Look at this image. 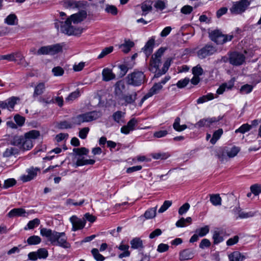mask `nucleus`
Wrapping results in <instances>:
<instances>
[{"instance_id":"f8f14e48","label":"nucleus","mask_w":261,"mask_h":261,"mask_svg":"<svg viewBox=\"0 0 261 261\" xmlns=\"http://www.w3.org/2000/svg\"><path fill=\"white\" fill-rule=\"evenodd\" d=\"M216 51L215 47L211 45H206L198 51V56L200 59H204L208 56L214 54Z\"/></svg>"},{"instance_id":"473e14b6","label":"nucleus","mask_w":261,"mask_h":261,"mask_svg":"<svg viewBox=\"0 0 261 261\" xmlns=\"http://www.w3.org/2000/svg\"><path fill=\"white\" fill-rule=\"evenodd\" d=\"M210 196V200L211 202L213 204V205L215 206H218L221 205L222 199L219 194H211Z\"/></svg>"},{"instance_id":"a878e982","label":"nucleus","mask_w":261,"mask_h":261,"mask_svg":"<svg viewBox=\"0 0 261 261\" xmlns=\"http://www.w3.org/2000/svg\"><path fill=\"white\" fill-rule=\"evenodd\" d=\"M4 22L8 25H14L18 23V19L15 14H10L5 19Z\"/></svg>"},{"instance_id":"c85d7f7f","label":"nucleus","mask_w":261,"mask_h":261,"mask_svg":"<svg viewBox=\"0 0 261 261\" xmlns=\"http://www.w3.org/2000/svg\"><path fill=\"white\" fill-rule=\"evenodd\" d=\"M45 89V86L44 83H38L35 87L33 97H35L42 94L44 92Z\"/></svg>"},{"instance_id":"412c9836","label":"nucleus","mask_w":261,"mask_h":261,"mask_svg":"<svg viewBox=\"0 0 261 261\" xmlns=\"http://www.w3.org/2000/svg\"><path fill=\"white\" fill-rule=\"evenodd\" d=\"M62 3L63 6L69 10L74 9L80 7V3L73 0H64Z\"/></svg>"},{"instance_id":"4468645a","label":"nucleus","mask_w":261,"mask_h":261,"mask_svg":"<svg viewBox=\"0 0 261 261\" xmlns=\"http://www.w3.org/2000/svg\"><path fill=\"white\" fill-rule=\"evenodd\" d=\"M163 88L161 83H155L141 99V103H142L145 100L151 97L153 95L159 93Z\"/></svg>"},{"instance_id":"864d4df0","label":"nucleus","mask_w":261,"mask_h":261,"mask_svg":"<svg viewBox=\"0 0 261 261\" xmlns=\"http://www.w3.org/2000/svg\"><path fill=\"white\" fill-rule=\"evenodd\" d=\"M172 204V201L166 200L159 210V213H162L166 211Z\"/></svg>"},{"instance_id":"dca6fc26","label":"nucleus","mask_w":261,"mask_h":261,"mask_svg":"<svg viewBox=\"0 0 261 261\" xmlns=\"http://www.w3.org/2000/svg\"><path fill=\"white\" fill-rule=\"evenodd\" d=\"M39 169L38 168L31 167L28 169L27 171L28 175H23L21 176V180L23 182H27L30 181L34 178L37 174L38 171Z\"/></svg>"},{"instance_id":"a19ab883","label":"nucleus","mask_w":261,"mask_h":261,"mask_svg":"<svg viewBox=\"0 0 261 261\" xmlns=\"http://www.w3.org/2000/svg\"><path fill=\"white\" fill-rule=\"evenodd\" d=\"M80 96V92L79 89L71 93L65 99L66 101L71 102Z\"/></svg>"},{"instance_id":"4be33fe9","label":"nucleus","mask_w":261,"mask_h":261,"mask_svg":"<svg viewBox=\"0 0 261 261\" xmlns=\"http://www.w3.org/2000/svg\"><path fill=\"white\" fill-rule=\"evenodd\" d=\"M154 44L153 39H149L146 43L145 46L142 49L147 57H148L152 53Z\"/></svg>"},{"instance_id":"4d7b16f0","label":"nucleus","mask_w":261,"mask_h":261,"mask_svg":"<svg viewBox=\"0 0 261 261\" xmlns=\"http://www.w3.org/2000/svg\"><path fill=\"white\" fill-rule=\"evenodd\" d=\"M14 119L15 122L18 126H21L24 124L25 122V118L24 117L17 114L14 116Z\"/></svg>"},{"instance_id":"f704fd0d","label":"nucleus","mask_w":261,"mask_h":261,"mask_svg":"<svg viewBox=\"0 0 261 261\" xmlns=\"http://www.w3.org/2000/svg\"><path fill=\"white\" fill-rule=\"evenodd\" d=\"M14 56V60L13 62H17V64L21 65L24 61V57L19 51L13 53Z\"/></svg>"},{"instance_id":"e2e57ef3","label":"nucleus","mask_w":261,"mask_h":261,"mask_svg":"<svg viewBox=\"0 0 261 261\" xmlns=\"http://www.w3.org/2000/svg\"><path fill=\"white\" fill-rule=\"evenodd\" d=\"M232 86L233 84H230L229 86H228L227 84L226 83L223 84L217 89V93L218 94H222L225 91L226 88H227V89H231Z\"/></svg>"},{"instance_id":"2f4dec72","label":"nucleus","mask_w":261,"mask_h":261,"mask_svg":"<svg viewBox=\"0 0 261 261\" xmlns=\"http://www.w3.org/2000/svg\"><path fill=\"white\" fill-rule=\"evenodd\" d=\"M95 161L92 159H85L84 158L78 159L76 162V167L86 165H93Z\"/></svg>"},{"instance_id":"ddd939ff","label":"nucleus","mask_w":261,"mask_h":261,"mask_svg":"<svg viewBox=\"0 0 261 261\" xmlns=\"http://www.w3.org/2000/svg\"><path fill=\"white\" fill-rule=\"evenodd\" d=\"M137 93L133 92L132 93H128L123 95L121 97H119L120 101H123L121 103L122 105L127 106V105H133L137 99Z\"/></svg>"},{"instance_id":"338daca9","label":"nucleus","mask_w":261,"mask_h":261,"mask_svg":"<svg viewBox=\"0 0 261 261\" xmlns=\"http://www.w3.org/2000/svg\"><path fill=\"white\" fill-rule=\"evenodd\" d=\"M18 99L17 98L15 97H12L11 98L9 99L7 101L8 105V109H13L14 108V106L16 103V101Z\"/></svg>"},{"instance_id":"a18cd8bd","label":"nucleus","mask_w":261,"mask_h":261,"mask_svg":"<svg viewBox=\"0 0 261 261\" xmlns=\"http://www.w3.org/2000/svg\"><path fill=\"white\" fill-rule=\"evenodd\" d=\"M251 125L248 124V123L244 124L242 125H241L239 128L235 130V133H240L242 134H244L246 132H248L251 128Z\"/></svg>"},{"instance_id":"5fc2aeb1","label":"nucleus","mask_w":261,"mask_h":261,"mask_svg":"<svg viewBox=\"0 0 261 261\" xmlns=\"http://www.w3.org/2000/svg\"><path fill=\"white\" fill-rule=\"evenodd\" d=\"M203 70L202 67L198 65L192 68V73L194 75L200 76L203 74Z\"/></svg>"},{"instance_id":"6e6552de","label":"nucleus","mask_w":261,"mask_h":261,"mask_svg":"<svg viewBox=\"0 0 261 261\" xmlns=\"http://www.w3.org/2000/svg\"><path fill=\"white\" fill-rule=\"evenodd\" d=\"M210 37L211 39L215 42L218 44H222L228 41L231 40L233 38V35H225L222 34L218 30L212 31L210 33Z\"/></svg>"},{"instance_id":"2eb2a0df","label":"nucleus","mask_w":261,"mask_h":261,"mask_svg":"<svg viewBox=\"0 0 261 261\" xmlns=\"http://www.w3.org/2000/svg\"><path fill=\"white\" fill-rule=\"evenodd\" d=\"M217 122L216 118H204L200 120L197 122L194 126L196 128H200L202 127H211L213 124Z\"/></svg>"},{"instance_id":"6e6d98bb","label":"nucleus","mask_w":261,"mask_h":261,"mask_svg":"<svg viewBox=\"0 0 261 261\" xmlns=\"http://www.w3.org/2000/svg\"><path fill=\"white\" fill-rule=\"evenodd\" d=\"M253 89V86L251 85L246 84L240 89V91L243 94H248L252 91Z\"/></svg>"},{"instance_id":"680f3d73","label":"nucleus","mask_w":261,"mask_h":261,"mask_svg":"<svg viewBox=\"0 0 261 261\" xmlns=\"http://www.w3.org/2000/svg\"><path fill=\"white\" fill-rule=\"evenodd\" d=\"M40 223V220L38 218H35L31 221H30L28 223L27 226L29 229H33L39 225Z\"/></svg>"},{"instance_id":"6ab92c4d","label":"nucleus","mask_w":261,"mask_h":261,"mask_svg":"<svg viewBox=\"0 0 261 261\" xmlns=\"http://www.w3.org/2000/svg\"><path fill=\"white\" fill-rule=\"evenodd\" d=\"M26 211L22 208H15L11 210L7 214L9 218H14L16 217H25Z\"/></svg>"},{"instance_id":"09e8293b","label":"nucleus","mask_w":261,"mask_h":261,"mask_svg":"<svg viewBox=\"0 0 261 261\" xmlns=\"http://www.w3.org/2000/svg\"><path fill=\"white\" fill-rule=\"evenodd\" d=\"M118 69L119 70V76L122 77L124 76L128 71V68L125 64H121L118 66Z\"/></svg>"},{"instance_id":"b1692460","label":"nucleus","mask_w":261,"mask_h":261,"mask_svg":"<svg viewBox=\"0 0 261 261\" xmlns=\"http://www.w3.org/2000/svg\"><path fill=\"white\" fill-rule=\"evenodd\" d=\"M134 46V43L130 40H124V42L119 46V48L124 53H127L132 47Z\"/></svg>"},{"instance_id":"37998d69","label":"nucleus","mask_w":261,"mask_h":261,"mask_svg":"<svg viewBox=\"0 0 261 261\" xmlns=\"http://www.w3.org/2000/svg\"><path fill=\"white\" fill-rule=\"evenodd\" d=\"M113 49L114 47L113 46H109L103 48L98 55L97 58L100 59L104 58L105 56L112 53Z\"/></svg>"},{"instance_id":"e433bc0d","label":"nucleus","mask_w":261,"mask_h":261,"mask_svg":"<svg viewBox=\"0 0 261 261\" xmlns=\"http://www.w3.org/2000/svg\"><path fill=\"white\" fill-rule=\"evenodd\" d=\"M156 208L157 206L148 209L145 212L144 217L146 219L153 218L156 215Z\"/></svg>"},{"instance_id":"603ef678","label":"nucleus","mask_w":261,"mask_h":261,"mask_svg":"<svg viewBox=\"0 0 261 261\" xmlns=\"http://www.w3.org/2000/svg\"><path fill=\"white\" fill-rule=\"evenodd\" d=\"M52 72L54 76H61L64 74V70L62 67L60 66H57L53 68Z\"/></svg>"},{"instance_id":"4c0bfd02","label":"nucleus","mask_w":261,"mask_h":261,"mask_svg":"<svg viewBox=\"0 0 261 261\" xmlns=\"http://www.w3.org/2000/svg\"><path fill=\"white\" fill-rule=\"evenodd\" d=\"M124 116V113L122 112L121 111H117L114 113L113 115V118L115 121L117 123H123V118Z\"/></svg>"},{"instance_id":"052dcab7","label":"nucleus","mask_w":261,"mask_h":261,"mask_svg":"<svg viewBox=\"0 0 261 261\" xmlns=\"http://www.w3.org/2000/svg\"><path fill=\"white\" fill-rule=\"evenodd\" d=\"M105 10L107 13H111L112 15H116L118 12L117 8L113 5H107Z\"/></svg>"},{"instance_id":"423d86ee","label":"nucleus","mask_w":261,"mask_h":261,"mask_svg":"<svg viewBox=\"0 0 261 261\" xmlns=\"http://www.w3.org/2000/svg\"><path fill=\"white\" fill-rule=\"evenodd\" d=\"M127 83L128 85L139 86L145 81V76L142 71H134L127 76Z\"/></svg>"},{"instance_id":"13d9d810","label":"nucleus","mask_w":261,"mask_h":261,"mask_svg":"<svg viewBox=\"0 0 261 261\" xmlns=\"http://www.w3.org/2000/svg\"><path fill=\"white\" fill-rule=\"evenodd\" d=\"M73 151L76 154L81 155H86L88 153L89 150L85 147H81L80 148H74L73 149Z\"/></svg>"},{"instance_id":"1a4fd4ad","label":"nucleus","mask_w":261,"mask_h":261,"mask_svg":"<svg viewBox=\"0 0 261 261\" xmlns=\"http://www.w3.org/2000/svg\"><path fill=\"white\" fill-rule=\"evenodd\" d=\"M48 256V252L46 249L39 248L36 251L30 252L28 255V259L32 261H36L38 259H44Z\"/></svg>"},{"instance_id":"a211bd4d","label":"nucleus","mask_w":261,"mask_h":261,"mask_svg":"<svg viewBox=\"0 0 261 261\" xmlns=\"http://www.w3.org/2000/svg\"><path fill=\"white\" fill-rule=\"evenodd\" d=\"M102 79L103 81L108 82L115 79L116 75L112 70L109 68H105L102 71Z\"/></svg>"},{"instance_id":"7c9ffc66","label":"nucleus","mask_w":261,"mask_h":261,"mask_svg":"<svg viewBox=\"0 0 261 261\" xmlns=\"http://www.w3.org/2000/svg\"><path fill=\"white\" fill-rule=\"evenodd\" d=\"M40 136V133L37 130H32L24 134V137L31 141H33L34 140L37 139Z\"/></svg>"},{"instance_id":"c756f323","label":"nucleus","mask_w":261,"mask_h":261,"mask_svg":"<svg viewBox=\"0 0 261 261\" xmlns=\"http://www.w3.org/2000/svg\"><path fill=\"white\" fill-rule=\"evenodd\" d=\"M180 119L179 117H177L174 120L173 124V128L177 132H181L186 129L187 128V126L186 124L180 125Z\"/></svg>"},{"instance_id":"9b49d317","label":"nucleus","mask_w":261,"mask_h":261,"mask_svg":"<svg viewBox=\"0 0 261 261\" xmlns=\"http://www.w3.org/2000/svg\"><path fill=\"white\" fill-rule=\"evenodd\" d=\"M70 221L72 224V231H75L83 229L86 224V220L84 218L81 219L76 216H72L70 218Z\"/></svg>"},{"instance_id":"f3484780","label":"nucleus","mask_w":261,"mask_h":261,"mask_svg":"<svg viewBox=\"0 0 261 261\" xmlns=\"http://www.w3.org/2000/svg\"><path fill=\"white\" fill-rule=\"evenodd\" d=\"M137 123V120L133 118L128 122L127 125L122 126L121 128V132L124 134H128L130 131L135 129V126Z\"/></svg>"},{"instance_id":"49530a36","label":"nucleus","mask_w":261,"mask_h":261,"mask_svg":"<svg viewBox=\"0 0 261 261\" xmlns=\"http://www.w3.org/2000/svg\"><path fill=\"white\" fill-rule=\"evenodd\" d=\"M27 242L29 245H37L41 242V238L37 236H33L28 238Z\"/></svg>"},{"instance_id":"f257e3e1","label":"nucleus","mask_w":261,"mask_h":261,"mask_svg":"<svg viewBox=\"0 0 261 261\" xmlns=\"http://www.w3.org/2000/svg\"><path fill=\"white\" fill-rule=\"evenodd\" d=\"M60 20H57L55 23V27L60 31L69 36L81 35L83 32V29L75 28L73 25L82 21L87 16V13L82 11L79 13L73 14L67 18L66 14L63 12H60Z\"/></svg>"},{"instance_id":"c03bdc74","label":"nucleus","mask_w":261,"mask_h":261,"mask_svg":"<svg viewBox=\"0 0 261 261\" xmlns=\"http://www.w3.org/2000/svg\"><path fill=\"white\" fill-rule=\"evenodd\" d=\"M209 231H210L209 226L208 225H206L204 227L197 229L196 230V233L198 234L199 237H202L205 236L207 233H208Z\"/></svg>"},{"instance_id":"f03ea898","label":"nucleus","mask_w":261,"mask_h":261,"mask_svg":"<svg viewBox=\"0 0 261 261\" xmlns=\"http://www.w3.org/2000/svg\"><path fill=\"white\" fill-rule=\"evenodd\" d=\"M40 234L51 243L65 245L67 243V237L65 232H59L46 228L40 229Z\"/></svg>"},{"instance_id":"aec40b11","label":"nucleus","mask_w":261,"mask_h":261,"mask_svg":"<svg viewBox=\"0 0 261 261\" xmlns=\"http://www.w3.org/2000/svg\"><path fill=\"white\" fill-rule=\"evenodd\" d=\"M194 253L190 249H185L179 253V260L181 261L187 260L194 257Z\"/></svg>"},{"instance_id":"7ed1b4c3","label":"nucleus","mask_w":261,"mask_h":261,"mask_svg":"<svg viewBox=\"0 0 261 261\" xmlns=\"http://www.w3.org/2000/svg\"><path fill=\"white\" fill-rule=\"evenodd\" d=\"M64 46L65 44L64 43H57L41 46L37 50L35 47H32L30 49V53L31 55L37 56L54 55L62 51Z\"/></svg>"},{"instance_id":"3c124183","label":"nucleus","mask_w":261,"mask_h":261,"mask_svg":"<svg viewBox=\"0 0 261 261\" xmlns=\"http://www.w3.org/2000/svg\"><path fill=\"white\" fill-rule=\"evenodd\" d=\"M250 190L251 193L257 196L261 193V186L258 184H254L251 186Z\"/></svg>"},{"instance_id":"bf43d9fd","label":"nucleus","mask_w":261,"mask_h":261,"mask_svg":"<svg viewBox=\"0 0 261 261\" xmlns=\"http://www.w3.org/2000/svg\"><path fill=\"white\" fill-rule=\"evenodd\" d=\"M16 184V180L14 178H9L6 179L4 181L3 188L4 189H7L13 186Z\"/></svg>"},{"instance_id":"c9c22d12","label":"nucleus","mask_w":261,"mask_h":261,"mask_svg":"<svg viewBox=\"0 0 261 261\" xmlns=\"http://www.w3.org/2000/svg\"><path fill=\"white\" fill-rule=\"evenodd\" d=\"M152 60L150 63V70L153 71L154 70H156L159 67L161 64V58L152 57Z\"/></svg>"},{"instance_id":"393cba45","label":"nucleus","mask_w":261,"mask_h":261,"mask_svg":"<svg viewBox=\"0 0 261 261\" xmlns=\"http://www.w3.org/2000/svg\"><path fill=\"white\" fill-rule=\"evenodd\" d=\"M152 2L150 1H145L141 5V9L143 12L142 15L145 16L149 12L152 10Z\"/></svg>"},{"instance_id":"cd10ccee","label":"nucleus","mask_w":261,"mask_h":261,"mask_svg":"<svg viewBox=\"0 0 261 261\" xmlns=\"http://www.w3.org/2000/svg\"><path fill=\"white\" fill-rule=\"evenodd\" d=\"M213 239L215 244L222 242L224 240L222 236V232L219 230H214L213 233Z\"/></svg>"},{"instance_id":"0e129e2a","label":"nucleus","mask_w":261,"mask_h":261,"mask_svg":"<svg viewBox=\"0 0 261 261\" xmlns=\"http://www.w3.org/2000/svg\"><path fill=\"white\" fill-rule=\"evenodd\" d=\"M153 6L156 9L162 10L165 8V3L161 0H156Z\"/></svg>"},{"instance_id":"58836bf2","label":"nucleus","mask_w":261,"mask_h":261,"mask_svg":"<svg viewBox=\"0 0 261 261\" xmlns=\"http://www.w3.org/2000/svg\"><path fill=\"white\" fill-rule=\"evenodd\" d=\"M223 133V131L222 128H220L215 131L213 135L212 138L210 140V142L213 144H215L217 140L219 139L220 137L222 136Z\"/></svg>"},{"instance_id":"0eeeda50","label":"nucleus","mask_w":261,"mask_h":261,"mask_svg":"<svg viewBox=\"0 0 261 261\" xmlns=\"http://www.w3.org/2000/svg\"><path fill=\"white\" fill-rule=\"evenodd\" d=\"M252 0H240L235 2L230 9L231 13L241 14L244 13L250 6Z\"/></svg>"},{"instance_id":"ea45409f","label":"nucleus","mask_w":261,"mask_h":261,"mask_svg":"<svg viewBox=\"0 0 261 261\" xmlns=\"http://www.w3.org/2000/svg\"><path fill=\"white\" fill-rule=\"evenodd\" d=\"M214 98V96L213 94L212 93H208V94L206 95H203L202 97H199L197 100V103L198 104L203 103L206 101H207L208 100H212Z\"/></svg>"},{"instance_id":"de8ad7c7","label":"nucleus","mask_w":261,"mask_h":261,"mask_svg":"<svg viewBox=\"0 0 261 261\" xmlns=\"http://www.w3.org/2000/svg\"><path fill=\"white\" fill-rule=\"evenodd\" d=\"M91 253L97 261H103L105 259V257L99 253V250L97 249L94 248L91 250Z\"/></svg>"},{"instance_id":"79ce46f5","label":"nucleus","mask_w":261,"mask_h":261,"mask_svg":"<svg viewBox=\"0 0 261 261\" xmlns=\"http://www.w3.org/2000/svg\"><path fill=\"white\" fill-rule=\"evenodd\" d=\"M240 150V149L239 147L233 146L229 149H227L226 152L229 158H233L238 154Z\"/></svg>"},{"instance_id":"9d476101","label":"nucleus","mask_w":261,"mask_h":261,"mask_svg":"<svg viewBox=\"0 0 261 261\" xmlns=\"http://www.w3.org/2000/svg\"><path fill=\"white\" fill-rule=\"evenodd\" d=\"M245 57L241 53L233 52L230 54L229 57V63L234 66L242 65L245 61Z\"/></svg>"},{"instance_id":"69168bd1","label":"nucleus","mask_w":261,"mask_h":261,"mask_svg":"<svg viewBox=\"0 0 261 261\" xmlns=\"http://www.w3.org/2000/svg\"><path fill=\"white\" fill-rule=\"evenodd\" d=\"M190 205L188 203L184 204L178 210V214L180 215H182L189 210Z\"/></svg>"},{"instance_id":"bb28decb","label":"nucleus","mask_w":261,"mask_h":261,"mask_svg":"<svg viewBox=\"0 0 261 261\" xmlns=\"http://www.w3.org/2000/svg\"><path fill=\"white\" fill-rule=\"evenodd\" d=\"M228 257L230 261H242L245 258V256L239 251H234Z\"/></svg>"},{"instance_id":"72a5a7b5","label":"nucleus","mask_w":261,"mask_h":261,"mask_svg":"<svg viewBox=\"0 0 261 261\" xmlns=\"http://www.w3.org/2000/svg\"><path fill=\"white\" fill-rule=\"evenodd\" d=\"M18 149L15 147H10L7 148L3 153L4 157H10L18 153Z\"/></svg>"},{"instance_id":"774afa93","label":"nucleus","mask_w":261,"mask_h":261,"mask_svg":"<svg viewBox=\"0 0 261 261\" xmlns=\"http://www.w3.org/2000/svg\"><path fill=\"white\" fill-rule=\"evenodd\" d=\"M190 80L189 78H185L183 80H179L176 84V86L179 88H182L186 87L189 83Z\"/></svg>"},{"instance_id":"39448f33","label":"nucleus","mask_w":261,"mask_h":261,"mask_svg":"<svg viewBox=\"0 0 261 261\" xmlns=\"http://www.w3.org/2000/svg\"><path fill=\"white\" fill-rule=\"evenodd\" d=\"M10 144L17 146L23 150L31 149L33 146V141L22 136H15L10 140Z\"/></svg>"},{"instance_id":"5701e85b","label":"nucleus","mask_w":261,"mask_h":261,"mask_svg":"<svg viewBox=\"0 0 261 261\" xmlns=\"http://www.w3.org/2000/svg\"><path fill=\"white\" fill-rule=\"evenodd\" d=\"M125 85L124 82L121 80L116 82L115 85V94L117 96L121 95L124 90Z\"/></svg>"},{"instance_id":"8fccbe9b","label":"nucleus","mask_w":261,"mask_h":261,"mask_svg":"<svg viewBox=\"0 0 261 261\" xmlns=\"http://www.w3.org/2000/svg\"><path fill=\"white\" fill-rule=\"evenodd\" d=\"M151 155L154 159L155 160H165L169 156V155L167 153L161 152L153 153H152Z\"/></svg>"},{"instance_id":"20e7f679","label":"nucleus","mask_w":261,"mask_h":261,"mask_svg":"<svg viewBox=\"0 0 261 261\" xmlns=\"http://www.w3.org/2000/svg\"><path fill=\"white\" fill-rule=\"evenodd\" d=\"M101 114L97 111H91L83 114L77 115L72 118L73 124L80 125L82 123L89 122L100 117Z\"/></svg>"}]
</instances>
